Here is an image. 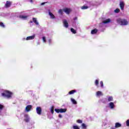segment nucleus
<instances>
[{
  "mask_svg": "<svg viewBox=\"0 0 129 129\" xmlns=\"http://www.w3.org/2000/svg\"><path fill=\"white\" fill-rule=\"evenodd\" d=\"M33 21H30V24L33 23Z\"/></svg>",
  "mask_w": 129,
  "mask_h": 129,
  "instance_id": "obj_41",
  "label": "nucleus"
},
{
  "mask_svg": "<svg viewBox=\"0 0 129 129\" xmlns=\"http://www.w3.org/2000/svg\"><path fill=\"white\" fill-rule=\"evenodd\" d=\"M48 42H49V44H51V42H52V40L49 39V40H48Z\"/></svg>",
  "mask_w": 129,
  "mask_h": 129,
  "instance_id": "obj_38",
  "label": "nucleus"
},
{
  "mask_svg": "<svg viewBox=\"0 0 129 129\" xmlns=\"http://www.w3.org/2000/svg\"><path fill=\"white\" fill-rule=\"evenodd\" d=\"M32 20H33V22H34L37 26L38 25H39V23L38 22V21H37V18H33Z\"/></svg>",
  "mask_w": 129,
  "mask_h": 129,
  "instance_id": "obj_14",
  "label": "nucleus"
},
{
  "mask_svg": "<svg viewBox=\"0 0 129 129\" xmlns=\"http://www.w3.org/2000/svg\"><path fill=\"white\" fill-rule=\"evenodd\" d=\"M30 3H33V0H30Z\"/></svg>",
  "mask_w": 129,
  "mask_h": 129,
  "instance_id": "obj_42",
  "label": "nucleus"
},
{
  "mask_svg": "<svg viewBox=\"0 0 129 129\" xmlns=\"http://www.w3.org/2000/svg\"><path fill=\"white\" fill-rule=\"evenodd\" d=\"M119 12H120V10H119V9H116L115 10H114V12L115 13H119Z\"/></svg>",
  "mask_w": 129,
  "mask_h": 129,
  "instance_id": "obj_28",
  "label": "nucleus"
},
{
  "mask_svg": "<svg viewBox=\"0 0 129 129\" xmlns=\"http://www.w3.org/2000/svg\"><path fill=\"white\" fill-rule=\"evenodd\" d=\"M12 6V2L10 1H7L6 4H5V7L6 8H10Z\"/></svg>",
  "mask_w": 129,
  "mask_h": 129,
  "instance_id": "obj_8",
  "label": "nucleus"
},
{
  "mask_svg": "<svg viewBox=\"0 0 129 129\" xmlns=\"http://www.w3.org/2000/svg\"><path fill=\"white\" fill-rule=\"evenodd\" d=\"M50 111H51L52 114H54V106H52L51 107Z\"/></svg>",
  "mask_w": 129,
  "mask_h": 129,
  "instance_id": "obj_26",
  "label": "nucleus"
},
{
  "mask_svg": "<svg viewBox=\"0 0 129 129\" xmlns=\"http://www.w3.org/2000/svg\"><path fill=\"white\" fill-rule=\"evenodd\" d=\"M116 22L121 26H127L128 25V21L125 19L118 18L116 20Z\"/></svg>",
  "mask_w": 129,
  "mask_h": 129,
  "instance_id": "obj_1",
  "label": "nucleus"
},
{
  "mask_svg": "<svg viewBox=\"0 0 129 129\" xmlns=\"http://www.w3.org/2000/svg\"><path fill=\"white\" fill-rule=\"evenodd\" d=\"M100 85H101V87H102V88H103V82L102 81L100 82Z\"/></svg>",
  "mask_w": 129,
  "mask_h": 129,
  "instance_id": "obj_34",
  "label": "nucleus"
},
{
  "mask_svg": "<svg viewBox=\"0 0 129 129\" xmlns=\"http://www.w3.org/2000/svg\"><path fill=\"white\" fill-rule=\"evenodd\" d=\"M111 129H115L114 127H111Z\"/></svg>",
  "mask_w": 129,
  "mask_h": 129,
  "instance_id": "obj_43",
  "label": "nucleus"
},
{
  "mask_svg": "<svg viewBox=\"0 0 129 129\" xmlns=\"http://www.w3.org/2000/svg\"><path fill=\"white\" fill-rule=\"evenodd\" d=\"M121 126V124L118 123V122H116L115 124V127L116 128H117V127H120Z\"/></svg>",
  "mask_w": 129,
  "mask_h": 129,
  "instance_id": "obj_13",
  "label": "nucleus"
},
{
  "mask_svg": "<svg viewBox=\"0 0 129 129\" xmlns=\"http://www.w3.org/2000/svg\"><path fill=\"white\" fill-rule=\"evenodd\" d=\"M75 92H76V90H72V91H71L69 92V94L70 95H71V94H74V93H75Z\"/></svg>",
  "mask_w": 129,
  "mask_h": 129,
  "instance_id": "obj_18",
  "label": "nucleus"
},
{
  "mask_svg": "<svg viewBox=\"0 0 129 129\" xmlns=\"http://www.w3.org/2000/svg\"><path fill=\"white\" fill-rule=\"evenodd\" d=\"M34 39H35V35L28 36L26 38L27 41H29V40H34Z\"/></svg>",
  "mask_w": 129,
  "mask_h": 129,
  "instance_id": "obj_11",
  "label": "nucleus"
},
{
  "mask_svg": "<svg viewBox=\"0 0 129 129\" xmlns=\"http://www.w3.org/2000/svg\"><path fill=\"white\" fill-rule=\"evenodd\" d=\"M78 18L77 17H76L74 18V21H76V20H77Z\"/></svg>",
  "mask_w": 129,
  "mask_h": 129,
  "instance_id": "obj_39",
  "label": "nucleus"
},
{
  "mask_svg": "<svg viewBox=\"0 0 129 129\" xmlns=\"http://www.w3.org/2000/svg\"><path fill=\"white\" fill-rule=\"evenodd\" d=\"M58 117H59V118H62V115L60 114H59L58 115Z\"/></svg>",
  "mask_w": 129,
  "mask_h": 129,
  "instance_id": "obj_37",
  "label": "nucleus"
},
{
  "mask_svg": "<svg viewBox=\"0 0 129 129\" xmlns=\"http://www.w3.org/2000/svg\"><path fill=\"white\" fill-rule=\"evenodd\" d=\"M0 27H2V28H5V24H4V23L1 22H0Z\"/></svg>",
  "mask_w": 129,
  "mask_h": 129,
  "instance_id": "obj_25",
  "label": "nucleus"
},
{
  "mask_svg": "<svg viewBox=\"0 0 129 129\" xmlns=\"http://www.w3.org/2000/svg\"><path fill=\"white\" fill-rule=\"evenodd\" d=\"M19 18H20L21 19H27V18H28V17L21 15V16H19Z\"/></svg>",
  "mask_w": 129,
  "mask_h": 129,
  "instance_id": "obj_27",
  "label": "nucleus"
},
{
  "mask_svg": "<svg viewBox=\"0 0 129 129\" xmlns=\"http://www.w3.org/2000/svg\"><path fill=\"white\" fill-rule=\"evenodd\" d=\"M54 110L57 113H59V112H60V113H63L64 112H66L67 111V109H54Z\"/></svg>",
  "mask_w": 129,
  "mask_h": 129,
  "instance_id": "obj_3",
  "label": "nucleus"
},
{
  "mask_svg": "<svg viewBox=\"0 0 129 129\" xmlns=\"http://www.w3.org/2000/svg\"><path fill=\"white\" fill-rule=\"evenodd\" d=\"M77 122H78V123H82V120L78 119L77 120Z\"/></svg>",
  "mask_w": 129,
  "mask_h": 129,
  "instance_id": "obj_32",
  "label": "nucleus"
},
{
  "mask_svg": "<svg viewBox=\"0 0 129 129\" xmlns=\"http://www.w3.org/2000/svg\"><path fill=\"white\" fill-rule=\"evenodd\" d=\"M51 19H55V16L54 15V14H53V13H51V12H49L48 13Z\"/></svg>",
  "mask_w": 129,
  "mask_h": 129,
  "instance_id": "obj_16",
  "label": "nucleus"
},
{
  "mask_svg": "<svg viewBox=\"0 0 129 129\" xmlns=\"http://www.w3.org/2000/svg\"><path fill=\"white\" fill-rule=\"evenodd\" d=\"M25 109L27 112H29V111H30V110H31L32 109V105H27Z\"/></svg>",
  "mask_w": 129,
  "mask_h": 129,
  "instance_id": "obj_7",
  "label": "nucleus"
},
{
  "mask_svg": "<svg viewBox=\"0 0 129 129\" xmlns=\"http://www.w3.org/2000/svg\"><path fill=\"white\" fill-rule=\"evenodd\" d=\"M71 31L72 32V33H73V34H76V33H77L76 30H75V29H74V28H71Z\"/></svg>",
  "mask_w": 129,
  "mask_h": 129,
  "instance_id": "obj_21",
  "label": "nucleus"
},
{
  "mask_svg": "<svg viewBox=\"0 0 129 129\" xmlns=\"http://www.w3.org/2000/svg\"><path fill=\"white\" fill-rule=\"evenodd\" d=\"M126 126H129V119H127V120L126 121Z\"/></svg>",
  "mask_w": 129,
  "mask_h": 129,
  "instance_id": "obj_33",
  "label": "nucleus"
},
{
  "mask_svg": "<svg viewBox=\"0 0 129 129\" xmlns=\"http://www.w3.org/2000/svg\"><path fill=\"white\" fill-rule=\"evenodd\" d=\"M58 13L60 14V15H63V10L60 9L58 11Z\"/></svg>",
  "mask_w": 129,
  "mask_h": 129,
  "instance_id": "obj_31",
  "label": "nucleus"
},
{
  "mask_svg": "<svg viewBox=\"0 0 129 129\" xmlns=\"http://www.w3.org/2000/svg\"><path fill=\"white\" fill-rule=\"evenodd\" d=\"M42 40L44 43H46V38L45 37H42Z\"/></svg>",
  "mask_w": 129,
  "mask_h": 129,
  "instance_id": "obj_36",
  "label": "nucleus"
},
{
  "mask_svg": "<svg viewBox=\"0 0 129 129\" xmlns=\"http://www.w3.org/2000/svg\"><path fill=\"white\" fill-rule=\"evenodd\" d=\"M108 101H112L113 100V98L111 96H109L108 98Z\"/></svg>",
  "mask_w": 129,
  "mask_h": 129,
  "instance_id": "obj_24",
  "label": "nucleus"
},
{
  "mask_svg": "<svg viewBox=\"0 0 129 129\" xmlns=\"http://www.w3.org/2000/svg\"><path fill=\"white\" fill-rule=\"evenodd\" d=\"M97 32H98V30H97V29H95L91 31V33L92 34V35H95V34H96Z\"/></svg>",
  "mask_w": 129,
  "mask_h": 129,
  "instance_id": "obj_12",
  "label": "nucleus"
},
{
  "mask_svg": "<svg viewBox=\"0 0 129 129\" xmlns=\"http://www.w3.org/2000/svg\"><path fill=\"white\" fill-rule=\"evenodd\" d=\"M63 12H64V13H66V14H67L68 15H69V14H70V9H68V8H65L63 9Z\"/></svg>",
  "mask_w": 129,
  "mask_h": 129,
  "instance_id": "obj_10",
  "label": "nucleus"
},
{
  "mask_svg": "<svg viewBox=\"0 0 129 129\" xmlns=\"http://www.w3.org/2000/svg\"><path fill=\"white\" fill-rule=\"evenodd\" d=\"M1 95L3 97H6V98H11V97H12V95H13V93L8 90H6L5 91L4 93H2Z\"/></svg>",
  "mask_w": 129,
  "mask_h": 129,
  "instance_id": "obj_2",
  "label": "nucleus"
},
{
  "mask_svg": "<svg viewBox=\"0 0 129 129\" xmlns=\"http://www.w3.org/2000/svg\"><path fill=\"white\" fill-rule=\"evenodd\" d=\"M110 19H107V20L104 21L103 22V24H107V23H110Z\"/></svg>",
  "mask_w": 129,
  "mask_h": 129,
  "instance_id": "obj_19",
  "label": "nucleus"
},
{
  "mask_svg": "<svg viewBox=\"0 0 129 129\" xmlns=\"http://www.w3.org/2000/svg\"><path fill=\"white\" fill-rule=\"evenodd\" d=\"M71 101L73 102V104H77V102L75 99L71 98Z\"/></svg>",
  "mask_w": 129,
  "mask_h": 129,
  "instance_id": "obj_20",
  "label": "nucleus"
},
{
  "mask_svg": "<svg viewBox=\"0 0 129 129\" xmlns=\"http://www.w3.org/2000/svg\"><path fill=\"white\" fill-rule=\"evenodd\" d=\"M82 126L83 128H86V125L84 123H83L82 124Z\"/></svg>",
  "mask_w": 129,
  "mask_h": 129,
  "instance_id": "obj_29",
  "label": "nucleus"
},
{
  "mask_svg": "<svg viewBox=\"0 0 129 129\" xmlns=\"http://www.w3.org/2000/svg\"><path fill=\"white\" fill-rule=\"evenodd\" d=\"M36 112L37 114H39V115H41V114H42V108H41V107H37Z\"/></svg>",
  "mask_w": 129,
  "mask_h": 129,
  "instance_id": "obj_4",
  "label": "nucleus"
},
{
  "mask_svg": "<svg viewBox=\"0 0 129 129\" xmlns=\"http://www.w3.org/2000/svg\"><path fill=\"white\" fill-rule=\"evenodd\" d=\"M3 108H4V105L0 104V110H3Z\"/></svg>",
  "mask_w": 129,
  "mask_h": 129,
  "instance_id": "obj_35",
  "label": "nucleus"
},
{
  "mask_svg": "<svg viewBox=\"0 0 129 129\" xmlns=\"http://www.w3.org/2000/svg\"><path fill=\"white\" fill-rule=\"evenodd\" d=\"M119 7L120 9L122 10H123V9H124V3H123V2H120Z\"/></svg>",
  "mask_w": 129,
  "mask_h": 129,
  "instance_id": "obj_6",
  "label": "nucleus"
},
{
  "mask_svg": "<svg viewBox=\"0 0 129 129\" xmlns=\"http://www.w3.org/2000/svg\"><path fill=\"white\" fill-rule=\"evenodd\" d=\"M96 95L97 96H100L103 95V94H102V92H101V91H98L96 92Z\"/></svg>",
  "mask_w": 129,
  "mask_h": 129,
  "instance_id": "obj_15",
  "label": "nucleus"
},
{
  "mask_svg": "<svg viewBox=\"0 0 129 129\" xmlns=\"http://www.w3.org/2000/svg\"><path fill=\"white\" fill-rule=\"evenodd\" d=\"M99 83V81H98V80H96L95 82V84L96 86H98Z\"/></svg>",
  "mask_w": 129,
  "mask_h": 129,
  "instance_id": "obj_23",
  "label": "nucleus"
},
{
  "mask_svg": "<svg viewBox=\"0 0 129 129\" xmlns=\"http://www.w3.org/2000/svg\"><path fill=\"white\" fill-rule=\"evenodd\" d=\"M73 127V129H80V128H79V127L77 125H74Z\"/></svg>",
  "mask_w": 129,
  "mask_h": 129,
  "instance_id": "obj_30",
  "label": "nucleus"
},
{
  "mask_svg": "<svg viewBox=\"0 0 129 129\" xmlns=\"http://www.w3.org/2000/svg\"><path fill=\"white\" fill-rule=\"evenodd\" d=\"M45 4H46V3H42L41 4V6H43V5H45Z\"/></svg>",
  "mask_w": 129,
  "mask_h": 129,
  "instance_id": "obj_40",
  "label": "nucleus"
},
{
  "mask_svg": "<svg viewBox=\"0 0 129 129\" xmlns=\"http://www.w3.org/2000/svg\"><path fill=\"white\" fill-rule=\"evenodd\" d=\"M109 106L110 108H114V104L113 103V102H110Z\"/></svg>",
  "mask_w": 129,
  "mask_h": 129,
  "instance_id": "obj_17",
  "label": "nucleus"
},
{
  "mask_svg": "<svg viewBox=\"0 0 129 129\" xmlns=\"http://www.w3.org/2000/svg\"><path fill=\"white\" fill-rule=\"evenodd\" d=\"M24 117L25 118L24 119V121H25V122H29V121H30V117H29V115L25 114L24 115Z\"/></svg>",
  "mask_w": 129,
  "mask_h": 129,
  "instance_id": "obj_5",
  "label": "nucleus"
},
{
  "mask_svg": "<svg viewBox=\"0 0 129 129\" xmlns=\"http://www.w3.org/2000/svg\"><path fill=\"white\" fill-rule=\"evenodd\" d=\"M63 25L66 28H68L69 27V25H68V22H67V20H63Z\"/></svg>",
  "mask_w": 129,
  "mask_h": 129,
  "instance_id": "obj_9",
  "label": "nucleus"
},
{
  "mask_svg": "<svg viewBox=\"0 0 129 129\" xmlns=\"http://www.w3.org/2000/svg\"><path fill=\"white\" fill-rule=\"evenodd\" d=\"M88 9V6H83L81 7L82 10H87Z\"/></svg>",
  "mask_w": 129,
  "mask_h": 129,
  "instance_id": "obj_22",
  "label": "nucleus"
}]
</instances>
